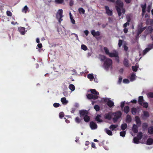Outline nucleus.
I'll list each match as a JSON object with an SVG mask.
<instances>
[{
	"mask_svg": "<svg viewBox=\"0 0 153 153\" xmlns=\"http://www.w3.org/2000/svg\"><path fill=\"white\" fill-rule=\"evenodd\" d=\"M115 4L116 5L115 6L116 10L119 16H120L122 15L121 9H122V13H124L125 12V9L123 8V3L120 0H117L116 1Z\"/></svg>",
	"mask_w": 153,
	"mask_h": 153,
	"instance_id": "nucleus-1",
	"label": "nucleus"
},
{
	"mask_svg": "<svg viewBox=\"0 0 153 153\" xmlns=\"http://www.w3.org/2000/svg\"><path fill=\"white\" fill-rule=\"evenodd\" d=\"M90 91L91 94H89L86 95L87 98L88 100L93 99L95 100L97 99L99 96V92L95 89H90Z\"/></svg>",
	"mask_w": 153,
	"mask_h": 153,
	"instance_id": "nucleus-2",
	"label": "nucleus"
},
{
	"mask_svg": "<svg viewBox=\"0 0 153 153\" xmlns=\"http://www.w3.org/2000/svg\"><path fill=\"white\" fill-rule=\"evenodd\" d=\"M113 62L112 60L109 58L106 59L104 61L103 63V67L107 71H108L109 68H112Z\"/></svg>",
	"mask_w": 153,
	"mask_h": 153,
	"instance_id": "nucleus-3",
	"label": "nucleus"
},
{
	"mask_svg": "<svg viewBox=\"0 0 153 153\" xmlns=\"http://www.w3.org/2000/svg\"><path fill=\"white\" fill-rule=\"evenodd\" d=\"M112 114L114 115V117L113 118V121L115 123L117 122L118 120L121 117L122 113L120 111H118L116 112L113 113Z\"/></svg>",
	"mask_w": 153,
	"mask_h": 153,
	"instance_id": "nucleus-4",
	"label": "nucleus"
},
{
	"mask_svg": "<svg viewBox=\"0 0 153 153\" xmlns=\"http://www.w3.org/2000/svg\"><path fill=\"white\" fill-rule=\"evenodd\" d=\"M63 11L62 9L59 10L56 15V19H58L59 22L60 23L63 19L62 18L63 17L62 15Z\"/></svg>",
	"mask_w": 153,
	"mask_h": 153,
	"instance_id": "nucleus-5",
	"label": "nucleus"
},
{
	"mask_svg": "<svg viewBox=\"0 0 153 153\" xmlns=\"http://www.w3.org/2000/svg\"><path fill=\"white\" fill-rule=\"evenodd\" d=\"M138 28L137 30V33H138V36L139 35L143 32V30H145L146 28V27H142V24L138 25Z\"/></svg>",
	"mask_w": 153,
	"mask_h": 153,
	"instance_id": "nucleus-6",
	"label": "nucleus"
},
{
	"mask_svg": "<svg viewBox=\"0 0 153 153\" xmlns=\"http://www.w3.org/2000/svg\"><path fill=\"white\" fill-rule=\"evenodd\" d=\"M106 13L109 16H111L113 14L112 10H110L109 7L107 6H105Z\"/></svg>",
	"mask_w": 153,
	"mask_h": 153,
	"instance_id": "nucleus-7",
	"label": "nucleus"
},
{
	"mask_svg": "<svg viewBox=\"0 0 153 153\" xmlns=\"http://www.w3.org/2000/svg\"><path fill=\"white\" fill-rule=\"evenodd\" d=\"M135 121L138 127H140L141 124V122L140 117L138 116L135 117Z\"/></svg>",
	"mask_w": 153,
	"mask_h": 153,
	"instance_id": "nucleus-8",
	"label": "nucleus"
},
{
	"mask_svg": "<svg viewBox=\"0 0 153 153\" xmlns=\"http://www.w3.org/2000/svg\"><path fill=\"white\" fill-rule=\"evenodd\" d=\"M88 113V111L86 110H82L79 111L80 116L81 117H84L85 115H87Z\"/></svg>",
	"mask_w": 153,
	"mask_h": 153,
	"instance_id": "nucleus-9",
	"label": "nucleus"
},
{
	"mask_svg": "<svg viewBox=\"0 0 153 153\" xmlns=\"http://www.w3.org/2000/svg\"><path fill=\"white\" fill-rule=\"evenodd\" d=\"M90 126L92 129H96L97 126V124L93 121H91L90 122Z\"/></svg>",
	"mask_w": 153,
	"mask_h": 153,
	"instance_id": "nucleus-10",
	"label": "nucleus"
},
{
	"mask_svg": "<svg viewBox=\"0 0 153 153\" xmlns=\"http://www.w3.org/2000/svg\"><path fill=\"white\" fill-rule=\"evenodd\" d=\"M138 126L137 125L134 124L132 127V130L134 133H136L138 132Z\"/></svg>",
	"mask_w": 153,
	"mask_h": 153,
	"instance_id": "nucleus-11",
	"label": "nucleus"
},
{
	"mask_svg": "<svg viewBox=\"0 0 153 153\" xmlns=\"http://www.w3.org/2000/svg\"><path fill=\"white\" fill-rule=\"evenodd\" d=\"M91 34L93 36L95 37L96 36H99L100 35V32L99 31L96 32L94 30H92L91 31Z\"/></svg>",
	"mask_w": 153,
	"mask_h": 153,
	"instance_id": "nucleus-12",
	"label": "nucleus"
},
{
	"mask_svg": "<svg viewBox=\"0 0 153 153\" xmlns=\"http://www.w3.org/2000/svg\"><path fill=\"white\" fill-rule=\"evenodd\" d=\"M153 30V29L152 26H149L148 27L147 29L145 30V33L146 34H147L149 33H151Z\"/></svg>",
	"mask_w": 153,
	"mask_h": 153,
	"instance_id": "nucleus-13",
	"label": "nucleus"
},
{
	"mask_svg": "<svg viewBox=\"0 0 153 153\" xmlns=\"http://www.w3.org/2000/svg\"><path fill=\"white\" fill-rule=\"evenodd\" d=\"M18 30L22 35H24L25 33V28L23 27H19L18 28Z\"/></svg>",
	"mask_w": 153,
	"mask_h": 153,
	"instance_id": "nucleus-14",
	"label": "nucleus"
},
{
	"mask_svg": "<svg viewBox=\"0 0 153 153\" xmlns=\"http://www.w3.org/2000/svg\"><path fill=\"white\" fill-rule=\"evenodd\" d=\"M118 53L117 52L110 53L108 55V56L110 57H118Z\"/></svg>",
	"mask_w": 153,
	"mask_h": 153,
	"instance_id": "nucleus-15",
	"label": "nucleus"
},
{
	"mask_svg": "<svg viewBox=\"0 0 153 153\" xmlns=\"http://www.w3.org/2000/svg\"><path fill=\"white\" fill-rule=\"evenodd\" d=\"M101 117V115L97 114L95 118L96 120L100 123L102 122V120L100 118Z\"/></svg>",
	"mask_w": 153,
	"mask_h": 153,
	"instance_id": "nucleus-16",
	"label": "nucleus"
},
{
	"mask_svg": "<svg viewBox=\"0 0 153 153\" xmlns=\"http://www.w3.org/2000/svg\"><path fill=\"white\" fill-rule=\"evenodd\" d=\"M144 100L143 99V96H140L139 97L138 100V103L140 105H141Z\"/></svg>",
	"mask_w": 153,
	"mask_h": 153,
	"instance_id": "nucleus-17",
	"label": "nucleus"
},
{
	"mask_svg": "<svg viewBox=\"0 0 153 153\" xmlns=\"http://www.w3.org/2000/svg\"><path fill=\"white\" fill-rule=\"evenodd\" d=\"M123 64L126 67H128L129 66L128 61L127 58H125L123 62Z\"/></svg>",
	"mask_w": 153,
	"mask_h": 153,
	"instance_id": "nucleus-18",
	"label": "nucleus"
},
{
	"mask_svg": "<svg viewBox=\"0 0 153 153\" xmlns=\"http://www.w3.org/2000/svg\"><path fill=\"white\" fill-rule=\"evenodd\" d=\"M153 143V139L151 138H148L146 141V144L149 145H151Z\"/></svg>",
	"mask_w": 153,
	"mask_h": 153,
	"instance_id": "nucleus-19",
	"label": "nucleus"
},
{
	"mask_svg": "<svg viewBox=\"0 0 153 153\" xmlns=\"http://www.w3.org/2000/svg\"><path fill=\"white\" fill-rule=\"evenodd\" d=\"M148 124L146 123H143L142 125V128L143 130H146L148 127Z\"/></svg>",
	"mask_w": 153,
	"mask_h": 153,
	"instance_id": "nucleus-20",
	"label": "nucleus"
},
{
	"mask_svg": "<svg viewBox=\"0 0 153 153\" xmlns=\"http://www.w3.org/2000/svg\"><path fill=\"white\" fill-rule=\"evenodd\" d=\"M148 133L150 134H153V126L149 127L148 128Z\"/></svg>",
	"mask_w": 153,
	"mask_h": 153,
	"instance_id": "nucleus-21",
	"label": "nucleus"
},
{
	"mask_svg": "<svg viewBox=\"0 0 153 153\" xmlns=\"http://www.w3.org/2000/svg\"><path fill=\"white\" fill-rule=\"evenodd\" d=\"M104 117L105 119L110 120L111 119V116L110 113L106 114L105 115Z\"/></svg>",
	"mask_w": 153,
	"mask_h": 153,
	"instance_id": "nucleus-22",
	"label": "nucleus"
},
{
	"mask_svg": "<svg viewBox=\"0 0 153 153\" xmlns=\"http://www.w3.org/2000/svg\"><path fill=\"white\" fill-rule=\"evenodd\" d=\"M118 126L117 125H111L109 127V128L112 131H114L115 129Z\"/></svg>",
	"mask_w": 153,
	"mask_h": 153,
	"instance_id": "nucleus-23",
	"label": "nucleus"
},
{
	"mask_svg": "<svg viewBox=\"0 0 153 153\" xmlns=\"http://www.w3.org/2000/svg\"><path fill=\"white\" fill-rule=\"evenodd\" d=\"M131 121V118L130 115L128 114L126 116V121L127 123H130Z\"/></svg>",
	"mask_w": 153,
	"mask_h": 153,
	"instance_id": "nucleus-24",
	"label": "nucleus"
},
{
	"mask_svg": "<svg viewBox=\"0 0 153 153\" xmlns=\"http://www.w3.org/2000/svg\"><path fill=\"white\" fill-rule=\"evenodd\" d=\"M61 100L62 103L63 104H66L68 102V101L66 100V98L65 97L62 98L61 99Z\"/></svg>",
	"mask_w": 153,
	"mask_h": 153,
	"instance_id": "nucleus-25",
	"label": "nucleus"
},
{
	"mask_svg": "<svg viewBox=\"0 0 153 153\" xmlns=\"http://www.w3.org/2000/svg\"><path fill=\"white\" fill-rule=\"evenodd\" d=\"M84 121L86 122H88L90 120V117L87 115H85L83 118Z\"/></svg>",
	"mask_w": 153,
	"mask_h": 153,
	"instance_id": "nucleus-26",
	"label": "nucleus"
},
{
	"mask_svg": "<svg viewBox=\"0 0 153 153\" xmlns=\"http://www.w3.org/2000/svg\"><path fill=\"white\" fill-rule=\"evenodd\" d=\"M107 105L109 107L111 108L114 105V103L110 100L107 103Z\"/></svg>",
	"mask_w": 153,
	"mask_h": 153,
	"instance_id": "nucleus-27",
	"label": "nucleus"
},
{
	"mask_svg": "<svg viewBox=\"0 0 153 153\" xmlns=\"http://www.w3.org/2000/svg\"><path fill=\"white\" fill-rule=\"evenodd\" d=\"M124 112L128 114L129 111V108L128 106H126L124 109Z\"/></svg>",
	"mask_w": 153,
	"mask_h": 153,
	"instance_id": "nucleus-28",
	"label": "nucleus"
},
{
	"mask_svg": "<svg viewBox=\"0 0 153 153\" xmlns=\"http://www.w3.org/2000/svg\"><path fill=\"white\" fill-rule=\"evenodd\" d=\"M127 124L126 123H125L122 124L121 129L122 130L124 131L127 128Z\"/></svg>",
	"mask_w": 153,
	"mask_h": 153,
	"instance_id": "nucleus-29",
	"label": "nucleus"
},
{
	"mask_svg": "<svg viewBox=\"0 0 153 153\" xmlns=\"http://www.w3.org/2000/svg\"><path fill=\"white\" fill-rule=\"evenodd\" d=\"M137 109L135 108H132L131 109V112L133 115H135L137 112Z\"/></svg>",
	"mask_w": 153,
	"mask_h": 153,
	"instance_id": "nucleus-30",
	"label": "nucleus"
},
{
	"mask_svg": "<svg viewBox=\"0 0 153 153\" xmlns=\"http://www.w3.org/2000/svg\"><path fill=\"white\" fill-rule=\"evenodd\" d=\"M105 131L106 133L110 136L112 135V131L108 129H105Z\"/></svg>",
	"mask_w": 153,
	"mask_h": 153,
	"instance_id": "nucleus-31",
	"label": "nucleus"
},
{
	"mask_svg": "<svg viewBox=\"0 0 153 153\" xmlns=\"http://www.w3.org/2000/svg\"><path fill=\"white\" fill-rule=\"evenodd\" d=\"M103 49L106 54L108 55L110 53L108 49L106 47H104Z\"/></svg>",
	"mask_w": 153,
	"mask_h": 153,
	"instance_id": "nucleus-32",
	"label": "nucleus"
},
{
	"mask_svg": "<svg viewBox=\"0 0 153 153\" xmlns=\"http://www.w3.org/2000/svg\"><path fill=\"white\" fill-rule=\"evenodd\" d=\"M107 58L106 56L104 55H102L100 56V60L102 62L103 61L104 62Z\"/></svg>",
	"mask_w": 153,
	"mask_h": 153,
	"instance_id": "nucleus-33",
	"label": "nucleus"
},
{
	"mask_svg": "<svg viewBox=\"0 0 153 153\" xmlns=\"http://www.w3.org/2000/svg\"><path fill=\"white\" fill-rule=\"evenodd\" d=\"M140 140L137 137H135L133 139V141L134 143L138 144L139 143Z\"/></svg>",
	"mask_w": 153,
	"mask_h": 153,
	"instance_id": "nucleus-34",
	"label": "nucleus"
},
{
	"mask_svg": "<svg viewBox=\"0 0 153 153\" xmlns=\"http://www.w3.org/2000/svg\"><path fill=\"white\" fill-rule=\"evenodd\" d=\"M82 120V119H80L78 117H76L75 119V121L77 123H80Z\"/></svg>",
	"mask_w": 153,
	"mask_h": 153,
	"instance_id": "nucleus-35",
	"label": "nucleus"
},
{
	"mask_svg": "<svg viewBox=\"0 0 153 153\" xmlns=\"http://www.w3.org/2000/svg\"><path fill=\"white\" fill-rule=\"evenodd\" d=\"M69 88L72 91H73L74 90L75 86L73 84H71L69 86Z\"/></svg>",
	"mask_w": 153,
	"mask_h": 153,
	"instance_id": "nucleus-36",
	"label": "nucleus"
},
{
	"mask_svg": "<svg viewBox=\"0 0 153 153\" xmlns=\"http://www.w3.org/2000/svg\"><path fill=\"white\" fill-rule=\"evenodd\" d=\"M87 77L90 79V81L92 80L94 78L93 74H89L87 76Z\"/></svg>",
	"mask_w": 153,
	"mask_h": 153,
	"instance_id": "nucleus-37",
	"label": "nucleus"
},
{
	"mask_svg": "<svg viewBox=\"0 0 153 153\" xmlns=\"http://www.w3.org/2000/svg\"><path fill=\"white\" fill-rule=\"evenodd\" d=\"M143 137V133L141 132H139L137 135V138L140 140H141Z\"/></svg>",
	"mask_w": 153,
	"mask_h": 153,
	"instance_id": "nucleus-38",
	"label": "nucleus"
},
{
	"mask_svg": "<svg viewBox=\"0 0 153 153\" xmlns=\"http://www.w3.org/2000/svg\"><path fill=\"white\" fill-rule=\"evenodd\" d=\"M79 12L80 14H85V10L82 7H80L79 9Z\"/></svg>",
	"mask_w": 153,
	"mask_h": 153,
	"instance_id": "nucleus-39",
	"label": "nucleus"
},
{
	"mask_svg": "<svg viewBox=\"0 0 153 153\" xmlns=\"http://www.w3.org/2000/svg\"><path fill=\"white\" fill-rule=\"evenodd\" d=\"M141 105L143 106V107L147 108L148 106V104L147 102H143L142 103Z\"/></svg>",
	"mask_w": 153,
	"mask_h": 153,
	"instance_id": "nucleus-40",
	"label": "nucleus"
},
{
	"mask_svg": "<svg viewBox=\"0 0 153 153\" xmlns=\"http://www.w3.org/2000/svg\"><path fill=\"white\" fill-rule=\"evenodd\" d=\"M81 48L84 51H86L88 50L87 47L85 45L82 44L81 45Z\"/></svg>",
	"mask_w": 153,
	"mask_h": 153,
	"instance_id": "nucleus-41",
	"label": "nucleus"
},
{
	"mask_svg": "<svg viewBox=\"0 0 153 153\" xmlns=\"http://www.w3.org/2000/svg\"><path fill=\"white\" fill-rule=\"evenodd\" d=\"M143 113L144 116L146 117H149V114L148 111H143Z\"/></svg>",
	"mask_w": 153,
	"mask_h": 153,
	"instance_id": "nucleus-42",
	"label": "nucleus"
},
{
	"mask_svg": "<svg viewBox=\"0 0 153 153\" xmlns=\"http://www.w3.org/2000/svg\"><path fill=\"white\" fill-rule=\"evenodd\" d=\"M28 9V7L27 6L25 5L22 9V12H24L25 13H26Z\"/></svg>",
	"mask_w": 153,
	"mask_h": 153,
	"instance_id": "nucleus-43",
	"label": "nucleus"
},
{
	"mask_svg": "<svg viewBox=\"0 0 153 153\" xmlns=\"http://www.w3.org/2000/svg\"><path fill=\"white\" fill-rule=\"evenodd\" d=\"M135 75L134 74H131L130 78L131 81H133L135 79Z\"/></svg>",
	"mask_w": 153,
	"mask_h": 153,
	"instance_id": "nucleus-44",
	"label": "nucleus"
},
{
	"mask_svg": "<svg viewBox=\"0 0 153 153\" xmlns=\"http://www.w3.org/2000/svg\"><path fill=\"white\" fill-rule=\"evenodd\" d=\"M147 96L149 98H153V92H149L148 93Z\"/></svg>",
	"mask_w": 153,
	"mask_h": 153,
	"instance_id": "nucleus-45",
	"label": "nucleus"
},
{
	"mask_svg": "<svg viewBox=\"0 0 153 153\" xmlns=\"http://www.w3.org/2000/svg\"><path fill=\"white\" fill-rule=\"evenodd\" d=\"M94 108L96 111H98L100 110V107L98 105H95L94 106Z\"/></svg>",
	"mask_w": 153,
	"mask_h": 153,
	"instance_id": "nucleus-46",
	"label": "nucleus"
},
{
	"mask_svg": "<svg viewBox=\"0 0 153 153\" xmlns=\"http://www.w3.org/2000/svg\"><path fill=\"white\" fill-rule=\"evenodd\" d=\"M123 40L121 39H119V40L118 45L119 48H120L122 45L123 44Z\"/></svg>",
	"mask_w": 153,
	"mask_h": 153,
	"instance_id": "nucleus-47",
	"label": "nucleus"
},
{
	"mask_svg": "<svg viewBox=\"0 0 153 153\" xmlns=\"http://www.w3.org/2000/svg\"><path fill=\"white\" fill-rule=\"evenodd\" d=\"M150 50V48H146L143 51V54H145L148 51Z\"/></svg>",
	"mask_w": 153,
	"mask_h": 153,
	"instance_id": "nucleus-48",
	"label": "nucleus"
},
{
	"mask_svg": "<svg viewBox=\"0 0 153 153\" xmlns=\"http://www.w3.org/2000/svg\"><path fill=\"white\" fill-rule=\"evenodd\" d=\"M126 134V131H121L120 132V136L122 137H124L125 136Z\"/></svg>",
	"mask_w": 153,
	"mask_h": 153,
	"instance_id": "nucleus-49",
	"label": "nucleus"
},
{
	"mask_svg": "<svg viewBox=\"0 0 153 153\" xmlns=\"http://www.w3.org/2000/svg\"><path fill=\"white\" fill-rule=\"evenodd\" d=\"M6 13H7V15L8 16H12V13L10 11H8V10L7 11Z\"/></svg>",
	"mask_w": 153,
	"mask_h": 153,
	"instance_id": "nucleus-50",
	"label": "nucleus"
},
{
	"mask_svg": "<svg viewBox=\"0 0 153 153\" xmlns=\"http://www.w3.org/2000/svg\"><path fill=\"white\" fill-rule=\"evenodd\" d=\"M59 106V104L58 103H55L53 104V106L55 108H57Z\"/></svg>",
	"mask_w": 153,
	"mask_h": 153,
	"instance_id": "nucleus-51",
	"label": "nucleus"
},
{
	"mask_svg": "<svg viewBox=\"0 0 153 153\" xmlns=\"http://www.w3.org/2000/svg\"><path fill=\"white\" fill-rule=\"evenodd\" d=\"M59 117L60 118H63L64 116V114L63 112H61L59 114Z\"/></svg>",
	"mask_w": 153,
	"mask_h": 153,
	"instance_id": "nucleus-52",
	"label": "nucleus"
},
{
	"mask_svg": "<svg viewBox=\"0 0 153 153\" xmlns=\"http://www.w3.org/2000/svg\"><path fill=\"white\" fill-rule=\"evenodd\" d=\"M132 68L133 71H134L136 72L137 70V67H136V66H133Z\"/></svg>",
	"mask_w": 153,
	"mask_h": 153,
	"instance_id": "nucleus-53",
	"label": "nucleus"
},
{
	"mask_svg": "<svg viewBox=\"0 0 153 153\" xmlns=\"http://www.w3.org/2000/svg\"><path fill=\"white\" fill-rule=\"evenodd\" d=\"M123 82L125 83H128L129 82V81L128 79H125L123 80Z\"/></svg>",
	"mask_w": 153,
	"mask_h": 153,
	"instance_id": "nucleus-54",
	"label": "nucleus"
},
{
	"mask_svg": "<svg viewBox=\"0 0 153 153\" xmlns=\"http://www.w3.org/2000/svg\"><path fill=\"white\" fill-rule=\"evenodd\" d=\"M146 4H145L144 5H141V7L142 8V10H146Z\"/></svg>",
	"mask_w": 153,
	"mask_h": 153,
	"instance_id": "nucleus-55",
	"label": "nucleus"
},
{
	"mask_svg": "<svg viewBox=\"0 0 153 153\" xmlns=\"http://www.w3.org/2000/svg\"><path fill=\"white\" fill-rule=\"evenodd\" d=\"M55 1L57 3L61 4L63 2V0H55Z\"/></svg>",
	"mask_w": 153,
	"mask_h": 153,
	"instance_id": "nucleus-56",
	"label": "nucleus"
},
{
	"mask_svg": "<svg viewBox=\"0 0 153 153\" xmlns=\"http://www.w3.org/2000/svg\"><path fill=\"white\" fill-rule=\"evenodd\" d=\"M71 21L73 24H75V21L73 19V17L72 16L71 18H70Z\"/></svg>",
	"mask_w": 153,
	"mask_h": 153,
	"instance_id": "nucleus-57",
	"label": "nucleus"
},
{
	"mask_svg": "<svg viewBox=\"0 0 153 153\" xmlns=\"http://www.w3.org/2000/svg\"><path fill=\"white\" fill-rule=\"evenodd\" d=\"M69 4L71 6H72L74 4L73 0H70Z\"/></svg>",
	"mask_w": 153,
	"mask_h": 153,
	"instance_id": "nucleus-58",
	"label": "nucleus"
},
{
	"mask_svg": "<svg viewBox=\"0 0 153 153\" xmlns=\"http://www.w3.org/2000/svg\"><path fill=\"white\" fill-rule=\"evenodd\" d=\"M129 25V22H127L125 23L123 25V27L124 28H126L127 26V25Z\"/></svg>",
	"mask_w": 153,
	"mask_h": 153,
	"instance_id": "nucleus-59",
	"label": "nucleus"
},
{
	"mask_svg": "<svg viewBox=\"0 0 153 153\" xmlns=\"http://www.w3.org/2000/svg\"><path fill=\"white\" fill-rule=\"evenodd\" d=\"M110 100L108 98H105L103 100L105 102H107V103Z\"/></svg>",
	"mask_w": 153,
	"mask_h": 153,
	"instance_id": "nucleus-60",
	"label": "nucleus"
},
{
	"mask_svg": "<svg viewBox=\"0 0 153 153\" xmlns=\"http://www.w3.org/2000/svg\"><path fill=\"white\" fill-rule=\"evenodd\" d=\"M124 50L126 51H127L128 49V47L126 45H124L123 46Z\"/></svg>",
	"mask_w": 153,
	"mask_h": 153,
	"instance_id": "nucleus-61",
	"label": "nucleus"
},
{
	"mask_svg": "<svg viewBox=\"0 0 153 153\" xmlns=\"http://www.w3.org/2000/svg\"><path fill=\"white\" fill-rule=\"evenodd\" d=\"M153 48V44H149L148 45V48H149V49L150 48V50L152 48Z\"/></svg>",
	"mask_w": 153,
	"mask_h": 153,
	"instance_id": "nucleus-62",
	"label": "nucleus"
},
{
	"mask_svg": "<svg viewBox=\"0 0 153 153\" xmlns=\"http://www.w3.org/2000/svg\"><path fill=\"white\" fill-rule=\"evenodd\" d=\"M124 105H125V102H121V105H120L121 108H123L124 106Z\"/></svg>",
	"mask_w": 153,
	"mask_h": 153,
	"instance_id": "nucleus-63",
	"label": "nucleus"
},
{
	"mask_svg": "<svg viewBox=\"0 0 153 153\" xmlns=\"http://www.w3.org/2000/svg\"><path fill=\"white\" fill-rule=\"evenodd\" d=\"M151 10V6L149 5L147 8V11L148 13H150Z\"/></svg>",
	"mask_w": 153,
	"mask_h": 153,
	"instance_id": "nucleus-64",
	"label": "nucleus"
}]
</instances>
